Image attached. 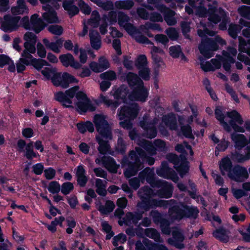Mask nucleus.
<instances>
[{"instance_id": "obj_1", "label": "nucleus", "mask_w": 250, "mask_h": 250, "mask_svg": "<svg viewBox=\"0 0 250 250\" xmlns=\"http://www.w3.org/2000/svg\"><path fill=\"white\" fill-rule=\"evenodd\" d=\"M138 195L140 201L137 203L136 207L145 211H149L158 207L167 208L168 205V201L153 198L155 195L154 191L148 186L140 188Z\"/></svg>"}, {"instance_id": "obj_2", "label": "nucleus", "mask_w": 250, "mask_h": 250, "mask_svg": "<svg viewBox=\"0 0 250 250\" xmlns=\"http://www.w3.org/2000/svg\"><path fill=\"white\" fill-rule=\"evenodd\" d=\"M17 146L20 152H24L23 156L29 161L32 160L34 158L40 157L39 153L34 151L35 148L36 150L42 152L44 151V146L41 140H37L36 142L30 141L26 143L23 139H20L18 141Z\"/></svg>"}, {"instance_id": "obj_3", "label": "nucleus", "mask_w": 250, "mask_h": 250, "mask_svg": "<svg viewBox=\"0 0 250 250\" xmlns=\"http://www.w3.org/2000/svg\"><path fill=\"white\" fill-rule=\"evenodd\" d=\"M218 44L223 46L226 44V42L219 36H216L214 39L206 37L202 39L198 48L201 54L205 58L209 59L212 56V52L218 49Z\"/></svg>"}, {"instance_id": "obj_4", "label": "nucleus", "mask_w": 250, "mask_h": 250, "mask_svg": "<svg viewBox=\"0 0 250 250\" xmlns=\"http://www.w3.org/2000/svg\"><path fill=\"white\" fill-rule=\"evenodd\" d=\"M76 99L77 102L75 103V108L80 114L83 115L88 111L95 110V107L84 92L79 91L76 96Z\"/></svg>"}, {"instance_id": "obj_5", "label": "nucleus", "mask_w": 250, "mask_h": 250, "mask_svg": "<svg viewBox=\"0 0 250 250\" xmlns=\"http://www.w3.org/2000/svg\"><path fill=\"white\" fill-rule=\"evenodd\" d=\"M94 124L97 132L101 136L105 139L112 138L111 128L104 115L97 114L94 117Z\"/></svg>"}, {"instance_id": "obj_6", "label": "nucleus", "mask_w": 250, "mask_h": 250, "mask_svg": "<svg viewBox=\"0 0 250 250\" xmlns=\"http://www.w3.org/2000/svg\"><path fill=\"white\" fill-rule=\"evenodd\" d=\"M153 188H159L156 194L159 197L168 199L172 195L173 187L171 184L163 180L158 179L151 187Z\"/></svg>"}, {"instance_id": "obj_7", "label": "nucleus", "mask_w": 250, "mask_h": 250, "mask_svg": "<svg viewBox=\"0 0 250 250\" xmlns=\"http://www.w3.org/2000/svg\"><path fill=\"white\" fill-rule=\"evenodd\" d=\"M140 110L139 105L136 103L130 104L128 105H124L118 109L117 114L120 120L125 118L134 119L135 118Z\"/></svg>"}, {"instance_id": "obj_8", "label": "nucleus", "mask_w": 250, "mask_h": 250, "mask_svg": "<svg viewBox=\"0 0 250 250\" xmlns=\"http://www.w3.org/2000/svg\"><path fill=\"white\" fill-rule=\"evenodd\" d=\"M20 19V16L5 15L3 17V21L0 22V29L4 32L16 31L19 27L18 23Z\"/></svg>"}, {"instance_id": "obj_9", "label": "nucleus", "mask_w": 250, "mask_h": 250, "mask_svg": "<svg viewBox=\"0 0 250 250\" xmlns=\"http://www.w3.org/2000/svg\"><path fill=\"white\" fill-rule=\"evenodd\" d=\"M148 94V90L143 83L132 89L131 92L128 95V98L131 101L143 103L146 101Z\"/></svg>"}, {"instance_id": "obj_10", "label": "nucleus", "mask_w": 250, "mask_h": 250, "mask_svg": "<svg viewBox=\"0 0 250 250\" xmlns=\"http://www.w3.org/2000/svg\"><path fill=\"white\" fill-rule=\"evenodd\" d=\"M157 174L161 177L167 179L171 180L176 183L178 181L179 178L176 172L168 166L167 161H163L161 163V167L156 169Z\"/></svg>"}, {"instance_id": "obj_11", "label": "nucleus", "mask_w": 250, "mask_h": 250, "mask_svg": "<svg viewBox=\"0 0 250 250\" xmlns=\"http://www.w3.org/2000/svg\"><path fill=\"white\" fill-rule=\"evenodd\" d=\"M122 164L123 166L126 165L127 166L124 172L125 176L127 178L136 175L139 171L144 167L143 163L131 162L126 158L123 160Z\"/></svg>"}, {"instance_id": "obj_12", "label": "nucleus", "mask_w": 250, "mask_h": 250, "mask_svg": "<svg viewBox=\"0 0 250 250\" xmlns=\"http://www.w3.org/2000/svg\"><path fill=\"white\" fill-rule=\"evenodd\" d=\"M228 177L234 181L242 182L249 177V174L246 167L237 165L233 167L231 172L228 173Z\"/></svg>"}, {"instance_id": "obj_13", "label": "nucleus", "mask_w": 250, "mask_h": 250, "mask_svg": "<svg viewBox=\"0 0 250 250\" xmlns=\"http://www.w3.org/2000/svg\"><path fill=\"white\" fill-rule=\"evenodd\" d=\"M170 201L174 202L168 209V212L171 218L177 221H180L184 218V208L183 207L185 205V203L176 202L173 200H171Z\"/></svg>"}, {"instance_id": "obj_14", "label": "nucleus", "mask_w": 250, "mask_h": 250, "mask_svg": "<svg viewBox=\"0 0 250 250\" xmlns=\"http://www.w3.org/2000/svg\"><path fill=\"white\" fill-rule=\"evenodd\" d=\"M227 116L231 118V120L229 121V124L235 132L242 133L245 132L244 127L236 124L237 123L241 125L244 123L241 115L237 111L234 110L230 112H228Z\"/></svg>"}, {"instance_id": "obj_15", "label": "nucleus", "mask_w": 250, "mask_h": 250, "mask_svg": "<svg viewBox=\"0 0 250 250\" xmlns=\"http://www.w3.org/2000/svg\"><path fill=\"white\" fill-rule=\"evenodd\" d=\"M59 59L62 65L64 67L71 66L75 69H79L82 66V65L75 60L73 56L70 53L61 54Z\"/></svg>"}, {"instance_id": "obj_16", "label": "nucleus", "mask_w": 250, "mask_h": 250, "mask_svg": "<svg viewBox=\"0 0 250 250\" xmlns=\"http://www.w3.org/2000/svg\"><path fill=\"white\" fill-rule=\"evenodd\" d=\"M121 78L124 81L127 82L131 89L144 83L138 75L132 72L123 73Z\"/></svg>"}, {"instance_id": "obj_17", "label": "nucleus", "mask_w": 250, "mask_h": 250, "mask_svg": "<svg viewBox=\"0 0 250 250\" xmlns=\"http://www.w3.org/2000/svg\"><path fill=\"white\" fill-rule=\"evenodd\" d=\"M138 178L143 182L146 180L151 187H152L155 182L158 180L155 177L154 170L149 167H147L140 172L138 175Z\"/></svg>"}, {"instance_id": "obj_18", "label": "nucleus", "mask_w": 250, "mask_h": 250, "mask_svg": "<svg viewBox=\"0 0 250 250\" xmlns=\"http://www.w3.org/2000/svg\"><path fill=\"white\" fill-rule=\"evenodd\" d=\"M140 125L144 130V136L146 138L152 139L157 134V130L154 123L145 121L140 122Z\"/></svg>"}, {"instance_id": "obj_19", "label": "nucleus", "mask_w": 250, "mask_h": 250, "mask_svg": "<svg viewBox=\"0 0 250 250\" xmlns=\"http://www.w3.org/2000/svg\"><path fill=\"white\" fill-rule=\"evenodd\" d=\"M174 168L181 178H184L189 171L190 164L187 158L185 156L182 157L177 165L174 166Z\"/></svg>"}, {"instance_id": "obj_20", "label": "nucleus", "mask_w": 250, "mask_h": 250, "mask_svg": "<svg viewBox=\"0 0 250 250\" xmlns=\"http://www.w3.org/2000/svg\"><path fill=\"white\" fill-rule=\"evenodd\" d=\"M172 237L168 240V243L178 249H182L185 247L183 242L184 236L179 231H174L172 232Z\"/></svg>"}, {"instance_id": "obj_21", "label": "nucleus", "mask_w": 250, "mask_h": 250, "mask_svg": "<svg viewBox=\"0 0 250 250\" xmlns=\"http://www.w3.org/2000/svg\"><path fill=\"white\" fill-rule=\"evenodd\" d=\"M31 30L36 34H39L46 27V24L43 20L39 17L37 14H34L31 16Z\"/></svg>"}, {"instance_id": "obj_22", "label": "nucleus", "mask_w": 250, "mask_h": 250, "mask_svg": "<svg viewBox=\"0 0 250 250\" xmlns=\"http://www.w3.org/2000/svg\"><path fill=\"white\" fill-rule=\"evenodd\" d=\"M76 177L77 178V182L80 187H84L88 181V177L86 175V171L83 165H79L76 168Z\"/></svg>"}, {"instance_id": "obj_23", "label": "nucleus", "mask_w": 250, "mask_h": 250, "mask_svg": "<svg viewBox=\"0 0 250 250\" xmlns=\"http://www.w3.org/2000/svg\"><path fill=\"white\" fill-rule=\"evenodd\" d=\"M54 99L59 102L63 108H73L74 106L72 105V100L69 99L65 92L62 91L57 92L54 94Z\"/></svg>"}, {"instance_id": "obj_24", "label": "nucleus", "mask_w": 250, "mask_h": 250, "mask_svg": "<svg viewBox=\"0 0 250 250\" xmlns=\"http://www.w3.org/2000/svg\"><path fill=\"white\" fill-rule=\"evenodd\" d=\"M129 90L128 87L125 84L120 85L115 91L113 96L116 100H121L123 103H126L127 101V96L128 97Z\"/></svg>"}, {"instance_id": "obj_25", "label": "nucleus", "mask_w": 250, "mask_h": 250, "mask_svg": "<svg viewBox=\"0 0 250 250\" xmlns=\"http://www.w3.org/2000/svg\"><path fill=\"white\" fill-rule=\"evenodd\" d=\"M231 138L235 145V147L238 150H241L248 143V140L243 134H237L235 132L231 134Z\"/></svg>"}, {"instance_id": "obj_26", "label": "nucleus", "mask_w": 250, "mask_h": 250, "mask_svg": "<svg viewBox=\"0 0 250 250\" xmlns=\"http://www.w3.org/2000/svg\"><path fill=\"white\" fill-rule=\"evenodd\" d=\"M233 167L232 163L228 157L223 158L219 162V169L223 176H225L226 173L228 175V173L231 172Z\"/></svg>"}, {"instance_id": "obj_27", "label": "nucleus", "mask_w": 250, "mask_h": 250, "mask_svg": "<svg viewBox=\"0 0 250 250\" xmlns=\"http://www.w3.org/2000/svg\"><path fill=\"white\" fill-rule=\"evenodd\" d=\"M62 6L70 17L77 15L80 11L79 8L75 5L74 0H64L62 2Z\"/></svg>"}, {"instance_id": "obj_28", "label": "nucleus", "mask_w": 250, "mask_h": 250, "mask_svg": "<svg viewBox=\"0 0 250 250\" xmlns=\"http://www.w3.org/2000/svg\"><path fill=\"white\" fill-rule=\"evenodd\" d=\"M229 231L223 227L219 228L213 231V236L223 243H227L229 241Z\"/></svg>"}, {"instance_id": "obj_29", "label": "nucleus", "mask_w": 250, "mask_h": 250, "mask_svg": "<svg viewBox=\"0 0 250 250\" xmlns=\"http://www.w3.org/2000/svg\"><path fill=\"white\" fill-rule=\"evenodd\" d=\"M163 122L171 130H176L177 129V121L174 114L170 113L163 117Z\"/></svg>"}, {"instance_id": "obj_30", "label": "nucleus", "mask_w": 250, "mask_h": 250, "mask_svg": "<svg viewBox=\"0 0 250 250\" xmlns=\"http://www.w3.org/2000/svg\"><path fill=\"white\" fill-rule=\"evenodd\" d=\"M184 208V218L196 219L199 213L198 208L194 206H189L185 203L183 207Z\"/></svg>"}, {"instance_id": "obj_31", "label": "nucleus", "mask_w": 250, "mask_h": 250, "mask_svg": "<svg viewBox=\"0 0 250 250\" xmlns=\"http://www.w3.org/2000/svg\"><path fill=\"white\" fill-rule=\"evenodd\" d=\"M137 208V210L133 212H128L126 214V219L132 222L134 225L138 224L139 220L142 219L143 214L148 211Z\"/></svg>"}, {"instance_id": "obj_32", "label": "nucleus", "mask_w": 250, "mask_h": 250, "mask_svg": "<svg viewBox=\"0 0 250 250\" xmlns=\"http://www.w3.org/2000/svg\"><path fill=\"white\" fill-rule=\"evenodd\" d=\"M78 83L79 80L74 76L68 72H64L62 75V81L60 86L63 88H67L69 86L70 83Z\"/></svg>"}, {"instance_id": "obj_33", "label": "nucleus", "mask_w": 250, "mask_h": 250, "mask_svg": "<svg viewBox=\"0 0 250 250\" xmlns=\"http://www.w3.org/2000/svg\"><path fill=\"white\" fill-rule=\"evenodd\" d=\"M89 36L91 47L95 50H99L101 47V40L98 32L91 30Z\"/></svg>"}, {"instance_id": "obj_34", "label": "nucleus", "mask_w": 250, "mask_h": 250, "mask_svg": "<svg viewBox=\"0 0 250 250\" xmlns=\"http://www.w3.org/2000/svg\"><path fill=\"white\" fill-rule=\"evenodd\" d=\"M115 208L114 202L111 200H107L105 202V206L100 203L98 207H97V209L100 211L102 215H108L112 212Z\"/></svg>"}, {"instance_id": "obj_35", "label": "nucleus", "mask_w": 250, "mask_h": 250, "mask_svg": "<svg viewBox=\"0 0 250 250\" xmlns=\"http://www.w3.org/2000/svg\"><path fill=\"white\" fill-rule=\"evenodd\" d=\"M27 66H32L37 70L40 71L42 70L44 66H50V64L42 58L37 59L34 58L30 61L29 64Z\"/></svg>"}, {"instance_id": "obj_36", "label": "nucleus", "mask_w": 250, "mask_h": 250, "mask_svg": "<svg viewBox=\"0 0 250 250\" xmlns=\"http://www.w3.org/2000/svg\"><path fill=\"white\" fill-rule=\"evenodd\" d=\"M222 16L218 13V9L213 6L209 8L208 21L217 24L221 21Z\"/></svg>"}, {"instance_id": "obj_37", "label": "nucleus", "mask_w": 250, "mask_h": 250, "mask_svg": "<svg viewBox=\"0 0 250 250\" xmlns=\"http://www.w3.org/2000/svg\"><path fill=\"white\" fill-rule=\"evenodd\" d=\"M76 126L79 131L82 134H84L87 131L92 133L94 130V125L89 121L78 123L77 124Z\"/></svg>"}, {"instance_id": "obj_38", "label": "nucleus", "mask_w": 250, "mask_h": 250, "mask_svg": "<svg viewBox=\"0 0 250 250\" xmlns=\"http://www.w3.org/2000/svg\"><path fill=\"white\" fill-rule=\"evenodd\" d=\"M143 243L147 250H168L165 245L153 243L147 238L144 239Z\"/></svg>"}, {"instance_id": "obj_39", "label": "nucleus", "mask_w": 250, "mask_h": 250, "mask_svg": "<svg viewBox=\"0 0 250 250\" xmlns=\"http://www.w3.org/2000/svg\"><path fill=\"white\" fill-rule=\"evenodd\" d=\"M218 13L222 16L221 20L219 25L220 30L225 31L227 29V24L229 22V18L227 16L225 10L221 7L218 8Z\"/></svg>"}, {"instance_id": "obj_40", "label": "nucleus", "mask_w": 250, "mask_h": 250, "mask_svg": "<svg viewBox=\"0 0 250 250\" xmlns=\"http://www.w3.org/2000/svg\"><path fill=\"white\" fill-rule=\"evenodd\" d=\"M96 139L99 145L97 148L98 151L101 154H106L111 148L108 141L104 140L100 137H97Z\"/></svg>"}, {"instance_id": "obj_41", "label": "nucleus", "mask_w": 250, "mask_h": 250, "mask_svg": "<svg viewBox=\"0 0 250 250\" xmlns=\"http://www.w3.org/2000/svg\"><path fill=\"white\" fill-rule=\"evenodd\" d=\"M178 136H184L185 138L193 140L195 137L192 134V129L191 126L187 124L181 126L180 130L178 132Z\"/></svg>"}, {"instance_id": "obj_42", "label": "nucleus", "mask_w": 250, "mask_h": 250, "mask_svg": "<svg viewBox=\"0 0 250 250\" xmlns=\"http://www.w3.org/2000/svg\"><path fill=\"white\" fill-rule=\"evenodd\" d=\"M134 5V3L132 0H119L115 1L116 8L120 10H130Z\"/></svg>"}, {"instance_id": "obj_43", "label": "nucleus", "mask_w": 250, "mask_h": 250, "mask_svg": "<svg viewBox=\"0 0 250 250\" xmlns=\"http://www.w3.org/2000/svg\"><path fill=\"white\" fill-rule=\"evenodd\" d=\"M43 19L49 23H56L59 22V19L55 10L49 12H44L42 14Z\"/></svg>"}, {"instance_id": "obj_44", "label": "nucleus", "mask_w": 250, "mask_h": 250, "mask_svg": "<svg viewBox=\"0 0 250 250\" xmlns=\"http://www.w3.org/2000/svg\"><path fill=\"white\" fill-rule=\"evenodd\" d=\"M221 61L224 70L228 72H230L231 64H233L235 62V59L229 54H227L225 56V57H221Z\"/></svg>"}, {"instance_id": "obj_45", "label": "nucleus", "mask_w": 250, "mask_h": 250, "mask_svg": "<svg viewBox=\"0 0 250 250\" xmlns=\"http://www.w3.org/2000/svg\"><path fill=\"white\" fill-rule=\"evenodd\" d=\"M138 145L148 153L151 154L155 153L156 149L151 142L143 139L139 141Z\"/></svg>"}, {"instance_id": "obj_46", "label": "nucleus", "mask_w": 250, "mask_h": 250, "mask_svg": "<svg viewBox=\"0 0 250 250\" xmlns=\"http://www.w3.org/2000/svg\"><path fill=\"white\" fill-rule=\"evenodd\" d=\"M242 26L240 25L230 23L229 25L228 29L229 35L233 39H236L238 36V33L240 32Z\"/></svg>"}, {"instance_id": "obj_47", "label": "nucleus", "mask_w": 250, "mask_h": 250, "mask_svg": "<svg viewBox=\"0 0 250 250\" xmlns=\"http://www.w3.org/2000/svg\"><path fill=\"white\" fill-rule=\"evenodd\" d=\"M146 236L158 242L160 239V234L157 230L154 228H147L145 230Z\"/></svg>"}, {"instance_id": "obj_48", "label": "nucleus", "mask_w": 250, "mask_h": 250, "mask_svg": "<svg viewBox=\"0 0 250 250\" xmlns=\"http://www.w3.org/2000/svg\"><path fill=\"white\" fill-rule=\"evenodd\" d=\"M102 101L108 107H110L112 110H115L121 104L122 102L116 100L113 101L107 99L106 97L103 96L102 97Z\"/></svg>"}, {"instance_id": "obj_49", "label": "nucleus", "mask_w": 250, "mask_h": 250, "mask_svg": "<svg viewBox=\"0 0 250 250\" xmlns=\"http://www.w3.org/2000/svg\"><path fill=\"white\" fill-rule=\"evenodd\" d=\"M152 58L154 63V71L156 74H158L162 65H164L165 63L162 59L158 55L152 53Z\"/></svg>"}, {"instance_id": "obj_50", "label": "nucleus", "mask_w": 250, "mask_h": 250, "mask_svg": "<svg viewBox=\"0 0 250 250\" xmlns=\"http://www.w3.org/2000/svg\"><path fill=\"white\" fill-rule=\"evenodd\" d=\"M170 224L169 220L164 217L158 225H160L161 230L164 234H169L170 232Z\"/></svg>"}, {"instance_id": "obj_51", "label": "nucleus", "mask_w": 250, "mask_h": 250, "mask_svg": "<svg viewBox=\"0 0 250 250\" xmlns=\"http://www.w3.org/2000/svg\"><path fill=\"white\" fill-rule=\"evenodd\" d=\"M49 66L44 67L41 71L42 74L47 80H50L51 79V77L57 70L56 67H52L51 65Z\"/></svg>"}, {"instance_id": "obj_52", "label": "nucleus", "mask_w": 250, "mask_h": 250, "mask_svg": "<svg viewBox=\"0 0 250 250\" xmlns=\"http://www.w3.org/2000/svg\"><path fill=\"white\" fill-rule=\"evenodd\" d=\"M231 159L234 162L237 163H243L246 160L250 159V158L248 156V153L246 155H244L235 151L234 152L232 153Z\"/></svg>"}, {"instance_id": "obj_53", "label": "nucleus", "mask_w": 250, "mask_h": 250, "mask_svg": "<svg viewBox=\"0 0 250 250\" xmlns=\"http://www.w3.org/2000/svg\"><path fill=\"white\" fill-rule=\"evenodd\" d=\"M61 187V192L64 195L69 194L74 188L73 184L70 182L63 183Z\"/></svg>"}, {"instance_id": "obj_54", "label": "nucleus", "mask_w": 250, "mask_h": 250, "mask_svg": "<svg viewBox=\"0 0 250 250\" xmlns=\"http://www.w3.org/2000/svg\"><path fill=\"white\" fill-rule=\"evenodd\" d=\"M48 190L52 194H57L61 190V186L56 181H51L49 183Z\"/></svg>"}, {"instance_id": "obj_55", "label": "nucleus", "mask_w": 250, "mask_h": 250, "mask_svg": "<svg viewBox=\"0 0 250 250\" xmlns=\"http://www.w3.org/2000/svg\"><path fill=\"white\" fill-rule=\"evenodd\" d=\"M147 63V58L145 55H139L135 61V65L138 69L146 67Z\"/></svg>"}, {"instance_id": "obj_56", "label": "nucleus", "mask_w": 250, "mask_h": 250, "mask_svg": "<svg viewBox=\"0 0 250 250\" xmlns=\"http://www.w3.org/2000/svg\"><path fill=\"white\" fill-rule=\"evenodd\" d=\"M32 54V53H30V52L24 49L21 53V58L19 59L20 61L23 63L25 64L26 65H27L28 64H29L30 61L34 58Z\"/></svg>"}, {"instance_id": "obj_57", "label": "nucleus", "mask_w": 250, "mask_h": 250, "mask_svg": "<svg viewBox=\"0 0 250 250\" xmlns=\"http://www.w3.org/2000/svg\"><path fill=\"white\" fill-rule=\"evenodd\" d=\"M47 30L51 34L57 36L61 35L63 31L62 27L57 24L49 25L47 28Z\"/></svg>"}, {"instance_id": "obj_58", "label": "nucleus", "mask_w": 250, "mask_h": 250, "mask_svg": "<svg viewBox=\"0 0 250 250\" xmlns=\"http://www.w3.org/2000/svg\"><path fill=\"white\" fill-rule=\"evenodd\" d=\"M174 12L172 10H169L164 15V19L168 25H174L176 24V21L173 17Z\"/></svg>"}, {"instance_id": "obj_59", "label": "nucleus", "mask_w": 250, "mask_h": 250, "mask_svg": "<svg viewBox=\"0 0 250 250\" xmlns=\"http://www.w3.org/2000/svg\"><path fill=\"white\" fill-rule=\"evenodd\" d=\"M117 20L119 25L120 26H123L126 23H128L129 18L125 12L118 11Z\"/></svg>"}, {"instance_id": "obj_60", "label": "nucleus", "mask_w": 250, "mask_h": 250, "mask_svg": "<svg viewBox=\"0 0 250 250\" xmlns=\"http://www.w3.org/2000/svg\"><path fill=\"white\" fill-rule=\"evenodd\" d=\"M126 145L125 141L121 137H119L118 139L117 144L116 146V150L122 154H124L126 150Z\"/></svg>"}, {"instance_id": "obj_61", "label": "nucleus", "mask_w": 250, "mask_h": 250, "mask_svg": "<svg viewBox=\"0 0 250 250\" xmlns=\"http://www.w3.org/2000/svg\"><path fill=\"white\" fill-rule=\"evenodd\" d=\"M149 215L152 217L153 222L156 225H158L164 217V215L157 210H152L149 212Z\"/></svg>"}, {"instance_id": "obj_62", "label": "nucleus", "mask_w": 250, "mask_h": 250, "mask_svg": "<svg viewBox=\"0 0 250 250\" xmlns=\"http://www.w3.org/2000/svg\"><path fill=\"white\" fill-rule=\"evenodd\" d=\"M181 28L183 35L186 39H190V35L188 33L190 32L191 28L188 22L182 21L181 23Z\"/></svg>"}, {"instance_id": "obj_63", "label": "nucleus", "mask_w": 250, "mask_h": 250, "mask_svg": "<svg viewBox=\"0 0 250 250\" xmlns=\"http://www.w3.org/2000/svg\"><path fill=\"white\" fill-rule=\"evenodd\" d=\"M169 50L170 55L173 58H179L181 53H182L181 47L179 45L171 46Z\"/></svg>"}, {"instance_id": "obj_64", "label": "nucleus", "mask_w": 250, "mask_h": 250, "mask_svg": "<svg viewBox=\"0 0 250 250\" xmlns=\"http://www.w3.org/2000/svg\"><path fill=\"white\" fill-rule=\"evenodd\" d=\"M238 12L242 17L246 19H250V6L242 5L238 8Z\"/></svg>"}]
</instances>
